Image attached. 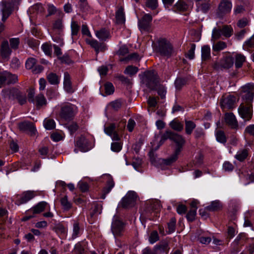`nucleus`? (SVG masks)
<instances>
[{
    "instance_id": "nucleus-1",
    "label": "nucleus",
    "mask_w": 254,
    "mask_h": 254,
    "mask_svg": "<svg viewBox=\"0 0 254 254\" xmlns=\"http://www.w3.org/2000/svg\"><path fill=\"white\" fill-rule=\"evenodd\" d=\"M168 139L173 141L176 143L177 146L175 152L180 154L185 143L184 138L177 133L170 131H166L161 136L159 142L160 145H162Z\"/></svg>"
},
{
    "instance_id": "nucleus-2",
    "label": "nucleus",
    "mask_w": 254,
    "mask_h": 254,
    "mask_svg": "<svg viewBox=\"0 0 254 254\" xmlns=\"http://www.w3.org/2000/svg\"><path fill=\"white\" fill-rule=\"evenodd\" d=\"M154 50L160 56L167 58L171 57L174 52L172 45L165 38L158 40Z\"/></svg>"
},
{
    "instance_id": "nucleus-3",
    "label": "nucleus",
    "mask_w": 254,
    "mask_h": 254,
    "mask_svg": "<svg viewBox=\"0 0 254 254\" xmlns=\"http://www.w3.org/2000/svg\"><path fill=\"white\" fill-rule=\"evenodd\" d=\"M142 81L148 88L155 90L159 84L160 78L155 70H150L144 72Z\"/></svg>"
},
{
    "instance_id": "nucleus-4",
    "label": "nucleus",
    "mask_w": 254,
    "mask_h": 254,
    "mask_svg": "<svg viewBox=\"0 0 254 254\" xmlns=\"http://www.w3.org/2000/svg\"><path fill=\"white\" fill-rule=\"evenodd\" d=\"M233 29L230 25H225L222 28H214L212 30L211 41H215L220 38L221 35L229 38L233 34Z\"/></svg>"
},
{
    "instance_id": "nucleus-5",
    "label": "nucleus",
    "mask_w": 254,
    "mask_h": 254,
    "mask_svg": "<svg viewBox=\"0 0 254 254\" xmlns=\"http://www.w3.org/2000/svg\"><path fill=\"white\" fill-rule=\"evenodd\" d=\"M76 107L70 103L63 105L61 109L60 116L65 121L71 120L75 114Z\"/></svg>"
},
{
    "instance_id": "nucleus-6",
    "label": "nucleus",
    "mask_w": 254,
    "mask_h": 254,
    "mask_svg": "<svg viewBox=\"0 0 254 254\" xmlns=\"http://www.w3.org/2000/svg\"><path fill=\"white\" fill-rule=\"evenodd\" d=\"M137 199V194L133 191H128L121 202V205L124 208H128L134 206Z\"/></svg>"
},
{
    "instance_id": "nucleus-7",
    "label": "nucleus",
    "mask_w": 254,
    "mask_h": 254,
    "mask_svg": "<svg viewBox=\"0 0 254 254\" xmlns=\"http://www.w3.org/2000/svg\"><path fill=\"white\" fill-rule=\"evenodd\" d=\"M8 98L12 100L16 99L20 105H23L27 102L25 94L15 88H12L8 91Z\"/></svg>"
},
{
    "instance_id": "nucleus-8",
    "label": "nucleus",
    "mask_w": 254,
    "mask_h": 254,
    "mask_svg": "<svg viewBox=\"0 0 254 254\" xmlns=\"http://www.w3.org/2000/svg\"><path fill=\"white\" fill-rule=\"evenodd\" d=\"M125 229V224L118 219L114 217L111 226V230L115 237H120L123 235Z\"/></svg>"
},
{
    "instance_id": "nucleus-9",
    "label": "nucleus",
    "mask_w": 254,
    "mask_h": 254,
    "mask_svg": "<svg viewBox=\"0 0 254 254\" xmlns=\"http://www.w3.org/2000/svg\"><path fill=\"white\" fill-rule=\"evenodd\" d=\"M233 58L232 57L227 56L222 59L219 62L215 63L213 68L217 70L229 69L233 66Z\"/></svg>"
},
{
    "instance_id": "nucleus-10",
    "label": "nucleus",
    "mask_w": 254,
    "mask_h": 254,
    "mask_svg": "<svg viewBox=\"0 0 254 254\" xmlns=\"http://www.w3.org/2000/svg\"><path fill=\"white\" fill-rule=\"evenodd\" d=\"M232 4L228 0H222L218 5L217 9V15L219 17H222L225 14L230 12Z\"/></svg>"
},
{
    "instance_id": "nucleus-11",
    "label": "nucleus",
    "mask_w": 254,
    "mask_h": 254,
    "mask_svg": "<svg viewBox=\"0 0 254 254\" xmlns=\"http://www.w3.org/2000/svg\"><path fill=\"white\" fill-rule=\"evenodd\" d=\"M252 108V106L244 105V103H241L238 108L239 115L246 121H250L253 117Z\"/></svg>"
},
{
    "instance_id": "nucleus-12",
    "label": "nucleus",
    "mask_w": 254,
    "mask_h": 254,
    "mask_svg": "<svg viewBox=\"0 0 254 254\" xmlns=\"http://www.w3.org/2000/svg\"><path fill=\"white\" fill-rule=\"evenodd\" d=\"M13 4L11 2L2 0L0 2L1 9L2 13V21L4 22L10 16L13 10Z\"/></svg>"
},
{
    "instance_id": "nucleus-13",
    "label": "nucleus",
    "mask_w": 254,
    "mask_h": 254,
    "mask_svg": "<svg viewBox=\"0 0 254 254\" xmlns=\"http://www.w3.org/2000/svg\"><path fill=\"white\" fill-rule=\"evenodd\" d=\"M236 102V97L232 95L222 96L220 99V106L222 109H231L234 107Z\"/></svg>"
},
{
    "instance_id": "nucleus-14",
    "label": "nucleus",
    "mask_w": 254,
    "mask_h": 254,
    "mask_svg": "<svg viewBox=\"0 0 254 254\" xmlns=\"http://www.w3.org/2000/svg\"><path fill=\"white\" fill-rule=\"evenodd\" d=\"M152 17L150 14H145L138 21V26L141 31L149 32Z\"/></svg>"
},
{
    "instance_id": "nucleus-15",
    "label": "nucleus",
    "mask_w": 254,
    "mask_h": 254,
    "mask_svg": "<svg viewBox=\"0 0 254 254\" xmlns=\"http://www.w3.org/2000/svg\"><path fill=\"white\" fill-rule=\"evenodd\" d=\"M76 146L82 152H87L92 148L91 143L83 136H81L78 138L76 142Z\"/></svg>"
},
{
    "instance_id": "nucleus-16",
    "label": "nucleus",
    "mask_w": 254,
    "mask_h": 254,
    "mask_svg": "<svg viewBox=\"0 0 254 254\" xmlns=\"http://www.w3.org/2000/svg\"><path fill=\"white\" fill-rule=\"evenodd\" d=\"M35 194L33 191H26L23 192L21 195L17 196V199L15 201V204L20 205L22 204L26 203L35 196Z\"/></svg>"
},
{
    "instance_id": "nucleus-17",
    "label": "nucleus",
    "mask_w": 254,
    "mask_h": 254,
    "mask_svg": "<svg viewBox=\"0 0 254 254\" xmlns=\"http://www.w3.org/2000/svg\"><path fill=\"white\" fill-rule=\"evenodd\" d=\"M86 43L95 50L96 54H98L99 52H104L107 49V46L105 43H100L96 40L87 39Z\"/></svg>"
},
{
    "instance_id": "nucleus-18",
    "label": "nucleus",
    "mask_w": 254,
    "mask_h": 254,
    "mask_svg": "<svg viewBox=\"0 0 254 254\" xmlns=\"http://www.w3.org/2000/svg\"><path fill=\"white\" fill-rule=\"evenodd\" d=\"M18 127L21 131L27 132L31 135L35 134L36 131L33 124L28 121L20 123Z\"/></svg>"
},
{
    "instance_id": "nucleus-19",
    "label": "nucleus",
    "mask_w": 254,
    "mask_h": 254,
    "mask_svg": "<svg viewBox=\"0 0 254 254\" xmlns=\"http://www.w3.org/2000/svg\"><path fill=\"white\" fill-rule=\"evenodd\" d=\"M225 121L231 128L236 129L238 127V123L235 115L232 113H226L225 115Z\"/></svg>"
},
{
    "instance_id": "nucleus-20",
    "label": "nucleus",
    "mask_w": 254,
    "mask_h": 254,
    "mask_svg": "<svg viewBox=\"0 0 254 254\" xmlns=\"http://www.w3.org/2000/svg\"><path fill=\"white\" fill-rule=\"evenodd\" d=\"M11 52L8 41L7 40L3 41L1 43L0 47V54L2 59L8 60Z\"/></svg>"
},
{
    "instance_id": "nucleus-21",
    "label": "nucleus",
    "mask_w": 254,
    "mask_h": 254,
    "mask_svg": "<svg viewBox=\"0 0 254 254\" xmlns=\"http://www.w3.org/2000/svg\"><path fill=\"white\" fill-rule=\"evenodd\" d=\"M64 87L67 93H72L74 92V89L72 86L71 77L67 72L64 73Z\"/></svg>"
},
{
    "instance_id": "nucleus-22",
    "label": "nucleus",
    "mask_w": 254,
    "mask_h": 254,
    "mask_svg": "<svg viewBox=\"0 0 254 254\" xmlns=\"http://www.w3.org/2000/svg\"><path fill=\"white\" fill-rule=\"evenodd\" d=\"M179 153L174 152V153L169 157L166 159H160L159 163L163 167L164 166H170L175 162L178 159Z\"/></svg>"
},
{
    "instance_id": "nucleus-23",
    "label": "nucleus",
    "mask_w": 254,
    "mask_h": 254,
    "mask_svg": "<svg viewBox=\"0 0 254 254\" xmlns=\"http://www.w3.org/2000/svg\"><path fill=\"white\" fill-rule=\"evenodd\" d=\"M35 101L33 104H35L37 109H40L42 107L46 106L47 104V100L42 93L37 95L35 97Z\"/></svg>"
},
{
    "instance_id": "nucleus-24",
    "label": "nucleus",
    "mask_w": 254,
    "mask_h": 254,
    "mask_svg": "<svg viewBox=\"0 0 254 254\" xmlns=\"http://www.w3.org/2000/svg\"><path fill=\"white\" fill-rule=\"evenodd\" d=\"M188 4L184 0H179L172 7V10L176 12H185L188 9Z\"/></svg>"
},
{
    "instance_id": "nucleus-25",
    "label": "nucleus",
    "mask_w": 254,
    "mask_h": 254,
    "mask_svg": "<svg viewBox=\"0 0 254 254\" xmlns=\"http://www.w3.org/2000/svg\"><path fill=\"white\" fill-rule=\"evenodd\" d=\"M47 205V203L46 202H40L31 209L28 210V213H32L35 216V214H39L44 211Z\"/></svg>"
},
{
    "instance_id": "nucleus-26",
    "label": "nucleus",
    "mask_w": 254,
    "mask_h": 254,
    "mask_svg": "<svg viewBox=\"0 0 254 254\" xmlns=\"http://www.w3.org/2000/svg\"><path fill=\"white\" fill-rule=\"evenodd\" d=\"M154 249L157 253L161 254L166 253V254H168L170 248L169 247L168 243L164 241L156 245L154 247Z\"/></svg>"
},
{
    "instance_id": "nucleus-27",
    "label": "nucleus",
    "mask_w": 254,
    "mask_h": 254,
    "mask_svg": "<svg viewBox=\"0 0 254 254\" xmlns=\"http://www.w3.org/2000/svg\"><path fill=\"white\" fill-rule=\"evenodd\" d=\"M115 184L112 177H109L106 183V187L102 190V193L101 196L102 199H105L106 195L108 194L114 187Z\"/></svg>"
},
{
    "instance_id": "nucleus-28",
    "label": "nucleus",
    "mask_w": 254,
    "mask_h": 254,
    "mask_svg": "<svg viewBox=\"0 0 254 254\" xmlns=\"http://www.w3.org/2000/svg\"><path fill=\"white\" fill-rule=\"evenodd\" d=\"M244 93L245 94L242 96V99L243 100V102L242 103H244V105L252 106V102L254 97V93L250 91H245Z\"/></svg>"
},
{
    "instance_id": "nucleus-29",
    "label": "nucleus",
    "mask_w": 254,
    "mask_h": 254,
    "mask_svg": "<svg viewBox=\"0 0 254 254\" xmlns=\"http://www.w3.org/2000/svg\"><path fill=\"white\" fill-rule=\"evenodd\" d=\"M96 36L101 41H105L110 38V32L105 28H102L96 32Z\"/></svg>"
},
{
    "instance_id": "nucleus-30",
    "label": "nucleus",
    "mask_w": 254,
    "mask_h": 254,
    "mask_svg": "<svg viewBox=\"0 0 254 254\" xmlns=\"http://www.w3.org/2000/svg\"><path fill=\"white\" fill-rule=\"evenodd\" d=\"M211 49L208 45H204L201 47V59L202 61H205L211 58Z\"/></svg>"
},
{
    "instance_id": "nucleus-31",
    "label": "nucleus",
    "mask_w": 254,
    "mask_h": 254,
    "mask_svg": "<svg viewBox=\"0 0 254 254\" xmlns=\"http://www.w3.org/2000/svg\"><path fill=\"white\" fill-rule=\"evenodd\" d=\"M47 79L52 85H58L60 81V77L56 73L50 72L47 75Z\"/></svg>"
},
{
    "instance_id": "nucleus-32",
    "label": "nucleus",
    "mask_w": 254,
    "mask_h": 254,
    "mask_svg": "<svg viewBox=\"0 0 254 254\" xmlns=\"http://www.w3.org/2000/svg\"><path fill=\"white\" fill-rule=\"evenodd\" d=\"M116 20L117 24H123L125 23L126 19L124 12V8L120 7L116 13Z\"/></svg>"
},
{
    "instance_id": "nucleus-33",
    "label": "nucleus",
    "mask_w": 254,
    "mask_h": 254,
    "mask_svg": "<svg viewBox=\"0 0 254 254\" xmlns=\"http://www.w3.org/2000/svg\"><path fill=\"white\" fill-rule=\"evenodd\" d=\"M6 85L13 84L18 82V76L15 74L5 71Z\"/></svg>"
},
{
    "instance_id": "nucleus-34",
    "label": "nucleus",
    "mask_w": 254,
    "mask_h": 254,
    "mask_svg": "<svg viewBox=\"0 0 254 254\" xmlns=\"http://www.w3.org/2000/svg\"><path fill=\"white\" fill-rule=\"evenodd\" d=\"M213 42L214 43L212 46L213 53L219 52L227 47V44L225 42L221 41L216 43H214L215 41ZM213 54L215 55L214 53H213Z\"/></svg>"
},
{
    "instance_id": "nucleus-35",
    "label": "nucleus",
    "mask_w": 254,
    "mask_h": 254,
    "mask_svg": "<svg viewBox=\"0 0 254 254\" xmlns=\"http://www.w3.org/2000/svg\"><path fill=\"white\" fill-rule=\"evenodd\" d=\"M185 131L187 134L190 135L196 127V124L192 121L185 120Z\"/></svg>"
},
{
    "instance_id": "nucleus-36",
    "label": "nucleus",
    "mask_w": 254,
    "mask_h": 254,
    "mask_svg": "<svg viewBox=\"0 0 254 254\" xmlns=\"http://www.w3.org/2000/svg\"><path fill=\"white\" fill-rule=\"evenodd\" d=\"M216 140L218 142L225 144L227 140V137L224 131L222 130H217L215 132Z\"/></svg>"
},
{
    "instance_id": "nucleus-37",
    "label": "nucleus",
    "mask_w": 254,
    "mask_h": 254,
    "mask_svg": "<svg viewBox=\"0 0 254 254\" xmlns=\"http://www.w3.org/2000/svg\"><path fill=\"white\" fill-rule=\"evenodd\" d=\"M248 156V149H243L237 152L235 158L240 162L244 161Z\"/></svg>"
},
{
    "instance_id": "nucleus-38",
    "label": "nucleus",
    "mask_w": 254,
    "mask_h": 254,
    "mask_svg": "<svg viewBox=\"0 0 254 254\" xmlns=\"http://www.w3.org/2000/svg\"><path fill=\"white\" fill-rule=\"evenodd\" d=\"M45 9L41 3H37L32 6L30 8V11L33 13H42Z\"/></svg>"
},
{
    "instance_id": "nucleus-39",
    "label": "nucleus",
    "mask_w": 254,
    "mask_h": 254,
    "mask_svg": "<svg viewBox=\"0 0 254 254\" xmlns=\"http://www.w3.org/2000/svg\"><path fill=\"white\" fill-rule=\"evenodd\" d=\"M221 207L219 201H213L211 204L205 207L206 210L210 211H215L220 209Z\"/></svg>"
},
{
    "instance_id": "nucleus-40",
    "label": "nucleus",
    "mask_w": 254,
    "mask_h": 254,
    "mask_svg": "<svg viewBox=\"0 0 254 254\" xmlns=\"http://www.w3.org/2000/svg\"><path fill=\"white\" fill-rule=\"evenodd\" d=\"M138 71V68L137 67L133 65H128L126 68L124 73L128 74L130 76H132L135 75Z\"/></svg>"
},
{
    "instance_id": "nucleus-41",
    "label": "nucleus",
    "mask_w": 254,
    "mask_h": 254,
    "mask_svg": "<svg viewBox=\"0 0 254 254\" xmlns=\"http://www.w3.org/2000/svg\"><path fill=\"white\" fill-rule=\"evenodd\" d=\"M61 203L64 210H68L72 206V204L68 200L66 195L64 196L61 199Z\"/></svg>"
},
{
    "instance_id": "nucleus-42",
    "label": "nucleus",
    "mask_w": 254,
    "mask_h": 254,
    "mask_svg": "<svg viewBox=\"0 0 254 254\" xmlns=\"http://www.w3.org/2000/svg\"><path fill=\"white\" fill-rule=\"evenodd\" d=\"M210 8V3L209 1H204L197 6V10H200L203 13H206Z\"/></svg>"
},
{
    "instance_id": "nucleus-43",
    "label": "nucleus",
    "mask_w": 254,
    "mask_h": 254,
    "mask_svg": "<svg viewBox=\"0 0 254 254\" xmlns=\"http://www.w3.org/2000/svg\"><path fill=\"white\" fill-rule=\"evenodd\" d=\"M170 127L177 131H181L183 129V125L179 121L173 120L170 123Z\"/></svg>"
},
{
    "instance_id": "nucleus-44",
    "label": "nucleus",
    "mask_w": 254,
    "mask_h": 254,
    "mask_svg": "<svg viewBox=\"0 0 254 254\" xmlns=\"http://www.w3.org/2000/svg\"><path fill=\"white\" fill-rule=\"evenodd\" d=\"M155 90H157L158 94L160 96L161 99H163L165 98L167 91L166 88L163 85L159 83Z\"/></svg>"
},
{
    "instance_id": "nucleus-45",
    "label": "nucleus",
    "mask_w": 254,
    "mask_h": 254,
    "mask_svg": "<svg viewBox=\"0 0 254 254\" xmlns=\"http://www.w3.org/2000/svg\"><path fill=\"white\" fill-rule=\"evenodd\" d=\"M245 61V57L241 54H237L236 56L235 66L237 68L242 67Z\"/></svg>"
},
{
    "instance_id": "nucleus-46",
    "label": "nucleus",
    "mask_w": 254,
    "mask_h": 254,
    "mask_svg": "<svg viewBox=\"0 0 254 254\" xmlns=\"http://www.w3.org/2000/svg\"><path fill=\"white\" fill-rule=\"evenodd\" d=\"M45 127L48 130L54 129L56 127V123L54 120L51 119H46L44 122Z\"/></svg>"
},
{
    "instance_id": "nucleus-47",
    "label": "nucleus",
    "mask_w": 254,
    "mask_h": 254,
    "mask_svg": "<svg viewBox=\"0 0 254 254\" xmlns=\"http://www.w3.org/2000/svg\"><path fill=\"white\" fill-rule=\"evenodd\" d=\"M187 83V80L184 78H177L175 82V87L177 89L180 90Z\"/></svg>"
},
{
    "instance_id": "nucleus-48",
    "label": "nucleus",
    "mask_w": 254,
    "mask_h": 254,
    "mask_svg": "<svg viewBox=\"0 0 254 254\" xmlns=\"http://www.w3.org/2000/svg\"><path fill=\"white\" fill-rule=\"evenodd\" d=\"M176 219L175 217H172L168 223V233L170 234L174 232L176 229Z\"/></svg>"
},
{
    "instance_id": "nucleus-49",
    "label": "nucleus",
    "mask_w": 254,
    "mask_h": 254,
    "mask_svg": "<svg viewBox=\"0 0 254 254\" xmlns=\"http://www.w3.org/2000/svg\"><path fill=\"white\" fill-rule=\"evenodd\" d=\"M66 127L70 132V134H73L79 128V126L75 122H71L68 124Z\"/></svg>"
},
{
    "instance_id": "nucleus-50",
    "label": "nucleus",
    "mask_w": 254,
    "mask_h": 254,
    "mask_svg": "<svg viewBox=\"0 0 254 254\" xmlns=\"http://www.w3.org/2000/svg\"><path fill=\"white\" fill-rule=\"evenodd\" d=\"M246 235L244 233H240L236 238L234 242V244L236 245H243L245 242Z\"/></svg>"
},
{
    "instance_id": "nucleus-51",
    "label": "nucleus",
    "mask_w": 254,
    "mask_h": 254,
    "mask_svg": "<svg viewBox=\"0 0 254 254\" xmlns=\"http://www.w3.org/2000/svg\"><path fill=\"white\" fill-rule=\"evenodd\" d=\"M37 63V60L33 58H28L25 63V67L27 69H32Z\"/></svg>"
},
{
    "instance_id": "nucleus-52",
    "label": "nucleus",
    "mask_w": 254,
    "mask_h": 254,
    "mask_svg": "<svg viewBox=\"0 0 254 254\" xmlns=\"http://www.w3.org/2000/svg\"><path fill=\"white\" fill-rule=\"evenodd\" d=\"M71 28L72 36H76L78 34L80 29V26L76 21H72L71 22Z\"/></svg>"
},
{
    "instance_id": "nucleus-53",
    "label": "nucleus",
    "mask_w": 254,
    "mask_h": 254,
    "mask_svg": "<svg viewBox=\"0 0 254 254\" xmlns=\"http://www.w3.org/2000/svg\"><path fill=\"white\" fill-rule=\"evenodd\" d=\"M145 5L151 10H154L158 6V0H146Z\"/></svg>"
},
{
    "instance_id": "nucleus-54",
    "label": "nucleus",
    "mask_w": 254,
    "mask_h": 254,
    "mask_svg": "<svg viewBox=\"0 0 254 254\" xmlns=\"http://www.w3.org/2000/svg\"><path fill=\"white\" fill-rule=\"evenodd\" d=\"M53 230L59 235L64 234L66 232V229L62 224H56L53 228Z\"/></svg>"
},
{
    "instance_id": "nucleus-55",
    "label": "nucleus",
    "mask_w": 254,
    "mask_h": 254,
    "mask_svg": "<svg viewBox=\"0 0 254 254\" xmlns=\"http://www.w3.org/2000/svg\"><path fill=\"white\" fill-rule=\"evenodd\" d=\"M105 93L107 95H111L113 94L115 91L114 87L111 82H107L104 84Z\"/></svg>"
},
{
    "instance_id": "nucleus-56",
    "label": "nucleus",
    "mask_w": 254,
    "mask_h": 254,
    "mask_svg": "<svg viewBox=\"0 0 254 254\" xmlns=\"http://www.w3.org/2000/svg\"><path fill=\"white\" fill-rule=\"evenodd\" d=\"M159 240V237L157 231H153L151 232L149 237V242L150 244H154Z\"/></svg>"
},
{
    "instance_id": "nucleus-57",
    "label": "nucleus",
    "mask_w": 254,
    "mask_h": 254,
    "mask_svg": "<svg viewBox=\"0 0 254 254\" xmlns=\"http://www.w3.org/2000/svg\"><path fill=\"white\" fill-rule=\"evenodd\" d=\"M110 106L112 108L116 111H118L122 106V102L121 99H118L114 101H113L110 103Z\"/></svg>"
},
{
    "instance_id": "nucleus-58",
    "label": "nucleus",
    "mask_w": 254,
    "mask_h": 254,
    "mask_svg": "<svg viewBox=\"0 0 254 254\" xmlns=\"http://www.w3.org/2000/svg\"><path fill=\"white\" fill-rule=\"evenodd\" d=\"M195 49V45L193 43L190 44V48L186 55V57L192 60L194 57V51Z\"/></svg>"
},
{
    "instance_id": "nucleus-59",
    "label": "nucleus",
    "mask_w": 254,
    "mask_h": 254,
    "mask_svg": "<svg viewBox=\"0 0 254 254\" xmlns=\"http://www.w3.org/2000/svg\"><path fill=\"white\" fill-rule=\"evenodd\" d=\"M10 46L11 49L16 50L18 48L20 43V40L19 38H10L9 39Z\"/></svg>"
},
{
    "instance_id": "nucleus-60",
    "label": "nucleus",
    "mask_w": 254,
    "mask_h": 254,
    "mask_svg": "<svg viewBox=\"0 0 254 254\" xmlns=\"http://www.w3.org/2000/svg\"><path fill=\"white\" fill-rule=\"evenodd\" d=\"M116 126L115 124H111L104 128L105 132L109 135H111L116 130Z\"/></svg>"
},
{
    "instance_id": "nucleus-61",
    "label": "nucleus",
    "mask_w": 254,
    "mask_h": 254,
    "mask_svg": "<svg viewBox=\"0 0 254 254\" xmlns=\"http://www.w3.org/2000/svg\"><path fill=\"white\" fill-rule=\"evenodd\" d=\"M196 210L195 209H190L187 214V218L190 222H192L195 219Z\"/></svg>"
},
{
    "instance_id": "nucleus-62",
    "label": "nucleus",
    "mask_w": 254,
    "mask_h": 254,
    "mask_svg": "<svg viewBox=\"0 0 254 254\" xmlns=\"http://www.w3.org/2000/svg\"><path fill=\"white\" fill-rule=\"evenodd\" d=\"M26 43L29 47L32 48H36L39 45V41L32 38H28Z\"/></svg>"
},
{
    "instance_id": "nucleus-63",
    "label": "nucleus",
    "mask_w": 254,
    "mask_h": 254,
    "mask_svg": "<svg viewBox=\"0 0 254 254\" xmlns=\"http://www.w3.org/2000/svg\"><path fill=\"white\" fill-rule=\"evenodd\" d=\"M42 49L45 54L50 56L52 54V45L47 43H44L42 46Z\"/></svg>"
},
{
    "instance_id": "nucleus-64",
    "label": "nucleus",
    "mask_w": 254,
    "mask_h": 254,
    "mask_svg": "<svg viewBox=\"0 0 254 254\" xmlns=\"http://www.w3.org/2000/svg\"><path fill=\"white\" fill-rule=\"evenodd\" d=\"M74 252L75 254H85L84 248L80 243L75 245Z\"/></svg>"
}]
</instances>
